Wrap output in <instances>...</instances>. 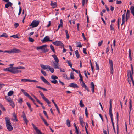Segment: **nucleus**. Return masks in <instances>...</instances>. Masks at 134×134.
<instances>
[{"mask_svg":"<svg viewBox=\"0 0 134 134\" xmlns=\"http://www.w3.org/2000/svg\"><path fill=\"white\" fill-rule=\"evenodd\" d=\"M19 24L18 23H15L14 24V26L15 28H16L18 27L19 26Z\"/></svg>","mask_w":134,"mask_h":134,"instance_id":"13d9d810","label":"nucleus"},{"mask_svg":"<svg viewBox=\"0 0 134 134\" xmlns=\"http://www.w3.org/2000/svg\"><path fill=\"white\" fill-rule=\"evenodd\" d=\"M13 5V4L10 2H8V3L5 5V7L6 8H8L9 6H11Z\"/></svg>","mask_w":134,"mask_h":134,"instance_id":"aec40b11","label":"nucleus"},{"mask_svg":"<svg viewBox=\"0 0 134 134\" xmlns=\"http://www.w3.org/2000/svg\"><path fill=\"white\" fill-rule=\"evenodd\" d=\"M54 68L56 69H59L60 68L58 64H54Z\"/></svg>","mask_w":134,"mask_h":134,"instance_id":"f704fd0d","label":"nucleus"},{"mask_svg":"<svg viewBox=\"0 0 134 134\" xmlns=\"http://www.w3.org/2000/svg\"><path fill=\"white\" fill-rule=\"evenodd\" d=\"M5 120L6 126L7 129L9 131H12L13 129V128L12 126L9 118L6 117L5 118Z\"/></svg>","mask_w":134,"mask_h":134,"instance_id":"f257e3e1","label":"nucleus"},{"mask_svg":"<svg viewBox=\"0 0 134 134\" xmlns=\"http://www.w3.org/2000/svg\"><path fill=\"white\" fill-rule=\"evenodd\" d=\"M40 66L44 70L48 69V68H49V65L46 66L42 64H41L40 65Z\"/></svg>","mask_w":134,"mask_h":134,"instance_id":"6ab92c4d","label":"nucleus"},{"mask_svg":"<svg viewBox=\"0 0 134 134\" xmlns=\"http://www.w3.org/2000/svg\"><path fill=\"white\" fill-rule=\"evenodd\" d=\"M79 120L80 124H82V123H84L83 122V118L82 116H80L79 117Z\"/></svg>","mask_w":134,"mask_h":134,"instance_id":"c756f323","label":"nucleus"},{"mask_svg":"<svg viewBox=\"0 0 134 134\" xmlns=\"http://www.w3.org/2000/svg\"><path fill=\"white\" fill-rule=\"evenodd\" d=\"M44 122V123L46 125V126H48L49 125V124L47 123V122H46V120H44L43 121Z\"/></svg>","mask_w":134,"mask_h":134,"instance_id":"69168bd1","label":"nucleus"},{"mask_svg":"<svg viewBox=\"0 0 134 134\" xmlns=\"http://www.w3.org/2000/svg\"><path fill=\"white\" fill-rule=\"evenodd\" d=\"M70 124L69 120V119H67L66 120V125L68 127H69L70 126Z\"/></svg>","mask_w":134,"mask_h":134,"instance_id":"2f4dec72","label":"nucleus"},{"mask_svg":"<svg viewBox=\"0 0 134 134\" xmlns=\"http://www.w3.org/2000/svg\"><path fill=\"white\" fill-rule=\"evenodd\" d=\"M8 96H5V98L6 100L8 102H10L12 100L11 99V98L10 97H8Z\"/></svg>","mask_w":134,"mask_h":134,"instance_id":"bb28decb","label":"nucleus"},{"mask_svg":"<svg viewBox=\"0 0 134 134\" xmlns=\"http://www.w3.org/2000/svg\"><path fill=\"white\" fill-rule=\"evenodd\" d=\"M110 107L109 109V113L110 117L111 118L112 122H113V114L112 113V100L111 99L109 101Z\"/></svg>","mask_w":134,"mask_h":134,"instance_id":"7ed1b4c3","label":"nucleus"},{"mask_svg":"<svg viewBox=\"0 0 134 134\" xmlns=\"http://www.w3.org/2000/svg\"><path fill=\"white\" fill-rule=\"evenodd\" d=\"M2 52H3L4 53H7L9 54H11L12 53H19L20 52V51L18 49H17L16 48H14L13 49H11L10 50H5L3 51L2 50H1Z\"/></svg>","mask_w":134,"mask_h":134,"instance_id":"f03ea898","label":"nucleus"},{"mask_svg":"<svg viewBox=\"0 0 134 134\" xmlns=\"http://www.w3.org/2000/svg\"><path fill=\"white\" fill-rule=\"evenodd\" d=\"M125 13L122 15V23L121 25H122L124 23V21L125 22Z\"/></svg>","mask_w":134,"mask_h":134,"instance_id":"b1692460","label":"nucleus"},{"mask_svg":"<svg viewBox=\"0 0 134 134\" xmlns=\"http://www.w3.org/2000/svg\"><path fill=\"white\" fill-rule=\"evenodd\" d=\"M131 51L130 49H129V55L130 59V61H132V58L131 55Z\"/></svg>","mask_w":134,"mask_h":134,"instance_id":"5701e85b","label":"nucleus"},{"mask_svg":"<svg viewBox=\"0 0 134 134\" xmlns=\"http://www.w3.org/2000/svg\"><path fill=\"white\" fill-rule=\"evenodd\" d=\"M13 92L12 91H10L8 93V96H10L13 94Z\"/></svg>","mask_w":134,"mask_h":134,"instance_id":"a19ab883","label":"nucleus"},{"mask_svg":"<svg viewBox=\"0 0 134 134\" xmlns=\"http://www.w3.org/2000/svg\"><path fill=\"white\" fill-rule=\"evenodd\" d=\"M10 37H13L14 38H19V37L17 35H14L11 36Z\"/></svg>","mask_w":134,"mask_h":134,"instance_id":"09e8293b","label":"nucleus"},{"mask_svg":"<svg viewBox=\"0 0 134 134\" xmlns=\"http://www.w3.org/2000/svg\"><path fill=\"white\" fill-rule=\"evenodd\" d=\"M90 65H91V68L92 71V72L93 73H94V70H93L94 68H93V66L92 65L91 61H90Z\"/></svg>","mask_w":134,"mask_h":134,"instance_id":"de8ad7c7","label":"nucleus"},{"mask_svg":"<svg viewBox=\"0 0 134 134\" xmlns=\"http://www.w3.org/2000/svg\"><path fill=\"white\" fill-rule=\"evenodd\" d=\"M131 69L132 71V72H131L130 71H129L130 73V76L132 83L134 86V81L133 80V78L132 75V74H133V67L132 64H131Z\"/></svg>","mask_w":134,"mask_h":134,"instance_id":"423d86ee","label":"nucleus"},{"mask_svg":"<svg viewBox=\"0 0 134 134\" xmlns=\"http://www.w3.org/2000/svg\"><path fill=\"white\" fill-rule=\"evenodd\" d=\"M91 88H92V93L94 92V86L93 82H91Z\"/></svg>","mask_w":134,"mask_h":134,"instance_id":"4be33fe9","label":"nucleus"},{"mask_svg":"<svg viewBox=\"0 0 134 134\" xmlns=\"http://www.w3.org/2000/svg\"><path fill=\"white\" fill-rule=\"evenodd\" d=\"M28 39H29V41L30 42H34V40L32 38H31V37H29L28 38Z\"/></svg>","mask_w":134,"mask_h":134,"instance_id":"603ef678","label":"nucleus"},{"mask_svg":"<svg viewBox=\"0 0 134 134\" xmlns=\"http://www.w3.org/2000/svg\"><path fill=\"white\" fill-rule=\"evenodd\" d=\"M50 48L51 49L52 51L54 53H55V49L54 48L53 46L52 45H51L50 46Z\"/></svg>","mask_w":134,"mask_h":134,"instance_id":"c85d7f7f","label":"nucleus"},{"mask_svg":"<svg viewBox=\"0 0 134 134\" xmlns=\"http://www.w3.org/2000/svg\"><path fill=\"white\" fill-rule=\"evenodd\" d=\"M35 130L36 131V132L38 134H42L41 131L40 130L38 129L37 128V129H36Z\"/></svg>","mask_w":134,"mask_h":134,"instance_id":"49530a36","label":"nucleus"},{"mask_svg":"<svg viewBox=\"0 0 134 134\" xmlns=\"http://www.w3.org/2000/svg\"><path fill=\"white\" fill-rule=\"evenodd\" d=\"M13 68L14 69H21V66L13 67Z\"/></svg>","mask_w":134,"mask_h":134,"instance_id":"052dcab7","label":"nucleus"},{"mask_svg":"<svg viewBox=\"0 0 134 134\" xmlns=\"http://www.w3.org/2000/svg\"><path fill=\"white\" fill-rule=\"evenodd\" d=\"M44 100L47 103L49 106H50L49 104H50L51 103L48 99L46 98Z\"/></svg>","mask_w":134,"mask_h":134,"instance_id":"cd10ccee","label":"nucleus"},{"mask_svg":"<svg viewBox=\"0 0 134 134\" xmlns=\"http://www.w3.org/2000/svg\"><path fill=\"white\" fill-rule=\"evenodd\" d=\"M49 51V49H47V48H44L43 50V53H45L46 52H47Z\"/></svg>","mask_w":134,"mask_h":134,"instance_id":"6e6d98bb","label":"nucleus"},{"mask_svg":"<svg viewBox=\"0 0 134 134\" xmlns=\"http://www.w3.org/2000/svg\"><path fill=\"white\" fill-rule=\"evenodd\" d=\"M50 71L52 73H53L54 72V69L53 68H51L49 66V68H48Z\"/></svg>","mask_w":134,"mask_h":134,"instance_id":"58836bf2","label":"nucleus"},{"mask_svg":"<svg viewBox=\"0 0 134 134\" xmlns=\"http://www.w3.org/2000/svg\"><path fill=\"white\" fill-rule=\"evenodd\" d=\"M75 53L76 57L77 58H79L80 57V55L79 54L78 51L77 50H76L75 51Z\"/></svg>","mask_w":134,"mask_h":134,"instance_id":"a878e982","label":"nucleus"},{"mask_svg":"<svg viewBox=\"0 0 134 134\" xmlns=\"http://www.w3.org/2000/svg\"><path fill=\"white\" fill-rule=\"evenodd\" d=\"M130 12V11L129 10H127V13H126V15L130 16H129Z\"/></svg>","mask_w":134,"mask_h":134,"instance_id":"338daca9","label":"nucleus"},{"mask_svg":"<svg viewBox=\"0 0 134 134\" xmlns=\"http://www.w3.org/2000/svg\"><path fill=\"white\" fill-rule=\"evenodd\" d=\"M9 102L10 104V105L12 106L13 108H14L15 107V105L13 102L12 100Z\"/></svg>","mask_w":134,"mask_h":134,"instance_id":"393cba45","label":"nucleus"},{"mask_svg":"<svg viewBox=\"0 0 134 134\" xmlns=\"http://www.w3.org/2000/svg\"><path fill=\"white\" fill-rule=\"evenodd\" d=\"M41 73L43 74L44 76H47V74H46V72L45 71H43L41 70Z\"/></svg>","mask_w":134,"mask_h":134,"instance_id":"864d4df0","label":"nucleus"},{"mask_svg":"<svg viewBox=\"0 0 134 134\" xmlns=\"http://www.w3.org/2000/svg\"><path fill=\"white\" fill-rule=\"evenodd\" d=\"M109 64L110 70V72L111 73L113 74L114 71L113 70V63L112 61L110 59L109 60Z\"/></svg>","mask_w":134,"mask_h":134,"instance_id":"39448f33","label":"nucleus"},{"mask_svg":"<svg viewBox=\"0 0 134 134\" xmlns=\"http://www.w3.org/2000/svg\"><path fill=\"white\" fill-rule=\"evenodd\" d=\"M69 86L73 88H77L79 87L76 84L74 83H71L69 85Z\"/></svg>","mask_w":134,"mask_h":134,"instance_id":"2eb2a0df","label":"nucleus"},{"mask_svg":"<svg viewBox=\"0 0 134 134\" xmlns=\"http://www.w3.org/2000/svg\"><path fill=\"white\" fill-rule=\"evenodd\" d=\"M80 106L81 107H83L84 106V104L83 103V102L82 100H81L80 103Z\"/></svg>","mask_w":134,"mask_h":134,"instance_id":"79ce46f5","label":"nucleus"},{"mask_svg":"<svg viewBox=\"0 0 134 134\" xmlns=\"http://www.w3.org/2000/svg\"><path fill=\"white\" fill-rule=\"evenodd\" d=\"M95 64H96V69L97 70H99V65L96 62Z\"/></svg>","mask_w":134,"mask_h":134,"instance_id":"4d7b16f0","label":"nucleus"},{"mask_svg":"<svg viewBox=\"0 0 134 134\" xmlns=\"http://www.w3.org/2000/svg\"><path fill=\"white\" fill-rule=\"evenodd\" d=\"M85 113L86 114V117L87 118L88 117V113L87 112V107H85Z\"/></svg>","mask_w":134,"mask_h":134,"instance_id":"e433bc0d","label":"nucleus"},{"mask_svg":"<svg viewBox=\"0 0 134 134\" xmlns=\"http://www.w3.org/2000/svg\"><path fill=\"white\" fill-rule=\"evenodd\" d=\"M51 78L53 80H56L58 79V77L55 75H53L51 76Z\"/></svg>","mask_w":134,"mask_h":134,"instance_id":"72a5a7b5","label":"nucleus"},{"mask_svg":"<svg viewBox=\"0 0 134 134\" xmlns=\"http://www.w3.org/2000/svg\"><path fill=\"white\" fill-rule=\"evenodd\" d=\"M103 42V40H102L100 42L98 43V45L99 46H100L102 44Z\"/></svg>","mask_w":134,"mask_h":134,"instance_id":"bf43d9fd","label":"nucleus"},{"mask_svg":"<svg viewBox=\"0 0 134 134\" xmlns=\"http://www.w3.org/2000/svg\"><path fill=\"white\" fill-rule=\"evenodd\" d=\"M113 26L114 25L112 24H111L110 25V27L111 30L114 31V28L113 27Z\"/></svg>","mask_w":134,"mask_h":134,"instance_id":"a18cd8bd","label":"nucleus"},{"mask_svg":"<svg viewBox=\"0 0 134 134\" xmlns=\"http://www.w3.org/2000/svg\"><path fill=\"white\" fill-rule=\"evenodd\" d=\"M131 13L133 14V16L134 15V9H131Z\"/></svg>","mask_w":134,"mask_h":134,"instance_id":"774afa93","label":"nucleus"},{"mask_svg":"<svg viewBox=\"0 0 134 134\" xmlns=\"http://www.w3.org/2000/svg\"><path fill=\"white\" fill-rule=\"evenodd\" d=\"M47 46V45H43L37 47L36 49L37 50L39 49H41L42 50V52H43V50L44 49V48L46 47Z\"/></svg>","mask_w":134,"mask_h":134,"instance_id":"ddd939ff","label":"nucleus"},{"mask_svg":"<svg viewBox=\"0 0 134 134\" xmlns=\"http://www.w3.org/2000/svg\"><path fill=\"white\" fill-rule=\"evenodd\" d=\"M13 116L14 117V119H15L16 121H17L18 120L17 119V116L15 112L13 113Z\"/></svg>","mask_w":134,"mask_h":134,"instance_id":"8fccbe9b","label":"nucleus"},{"mask_svg":"<svg viewBox=\"0 0 134 134\" xmlns=\"http://www.w3.org/2000/svg\"><path fill=\"white\" fill-rule=\"evenodd\" d=\"M118 117H119V114L118 112H117L116 113V119L117 121V123L118 124V122L119 120H118Z\"/></svg>","mask_w":134,"mask_h":134,"instance_id":"680f3d73","label":"nucleus"},{"mask_svg":"<svg viewBox=\"0 0 134 134\" xmlns=\"http://www.w3.org/2000/svg\"><path fill=\"white\" fill-rule=\"evenodd\" d=\"M1 37H8V36L7 34L5 33H3L1 35Z\"/></svg>","mask_w":134,"mask_h":134,"instance_id":"7c9ffc66","label":"nucleus"},{"mask_svg":"<svg viewBox=\"0 0 134 134\" xmlns=\"http://www.w3.org/2000/svg\"><path fill=\"white\" fill-rule=\"evenodd\" d=\"M21 91L25 96L28 97L31 100H33V99L32 98V97L27 92H25V90L23 89H21Z\"/></svg>","mask_w":134,"mask_h":134,"instance_id":"6e6552de","label":"nucleus"},{"mask_svg":"<svg viewBox=\"0 0 134 134\" xmlns=\"http://www.w3.org/2000/svg\"><path fill=\"white\" fill-rule=\"evenodd\" d=\"M32 125L34 129L35 130L37 129V128L35 125L34 124L32 123Z\"/></svg>","mask_w":134,"mask_h":134,"instance_id":"0e129e2a","label":"nucleus"},{"mask_svg":"<svg viewBox=\"0 0 134 134\" xmlns=\"http://www.w3.org/2000/svg\"><path fill=\"white\" fill-rule=\"evenodd\" d=\"M66 62L68 64L69 66L71 68L72 67V64H71L70 61L69 60H66Z\"/></svg>","mask_w":134,"mask_h":134,"instance_id":"c03bdc74","label":"nucleus"},{"mask_svg":"<svg viewBox=\"0 0 134 134\" xmlns=\"http://www.w3.org/2000/svg\"><path fill=\"white\" fill-rule=\"evenodd\" d=\"M12 73L15 74H18L19 73H21V71L20 70H18V69H13V67H12Z\"/></svg>","mask_w":134,"mask_h":134,"instance_id":"f8f14e48","label":"nucleus"},{"mask_svg":"<svg viewBox=\"0 0 134 134\" xmlns=\"http://www.w3.org/2000/svg\"><path fill=\"white\" fill-rule=\"evenodd\" d=\"M81 86L82 87L84 88L87 91H89V90L88 87L86 85L84 82H83V83L81 84Z\"/></svg>","mask_w":134,"mask_h":134,"instance_id":"a211bd4d","label":"nucleus"},{"mask_svg":"<svg viewBox=\"0 0 134 134\" xmlns=\"http://www.w3.org/2000/svg\"><path fill=\"white\" fill-rule=\"evenodd\" d=\"M49 39V37L48 36H46L42 40V42L44 43L48 41Z\"/></svg>","mask_w":134,"mask_h":134,"instance_id":"4468645a","label":"nucleus"},{"mask_svg":"<svg viewBox=\"0 0 134 134\" xmlns=\"http://www.w3.org/2000/svg\"><path fill=\"white\" fill-rule=\"evenodd\" d=\"M51 82L53 84H56L57 83L58 81L56 80H53L51 81Z\"/></svg>","mask_w":134,"mask_h":134,"instance_id":"37998d69","label":"nucleus"},{"mask_svg":"<svg viewBox=\"0 0 134 134\" xmlns=\"http://www.w3.org/2000/svg\"><path fill=\"white\" fill-rule=\"evenodd\" d=\"M40 21L39 20H34L30 25V26H32V28L37 27L39 24Z\"/></svg>","mask_w":134,"mask_h":134,"instance_id":"20e7f679","label":"nucleus"},{"mask_svg":"<svg viewBox=\"0 0 134 134\" xmlns=\"http://www.w3.org/2000/svg\"><path fill=\"white\" fill-rule=\"evenodd\" d=\"M52 43L56 46H61L64 47V44L62 42L59 41H57L55 42H54Z\"/></svg>","mask_w":134,"mask_h":134,"instance_id":"0eeeda50","label":"nucleus"},{"mask_svg":"<svg viewBox=\"0 0 134 134\" xmlns=\"http://www.w3.org/2000/svg\"><path fill=\"white\" fill-rule=\"evenodd\" d=\"M21 81L22 82H29L30 81V79H21Z\"/></svg>","mask_w":134,"mask_h":134,"instance_id":"ea45409f","label":"nucleus"},{"mask_svg":"<svg viewBox=\"0 0 134 134\" xmlns=\"http://www.w3.org/2000/svg\"><path fill=\"white\" fill-rule=\"evenodd\" d=\"M70 77L71 79H74V73L73 72H71L70 74Z\"/></svg>","mask_w":134,"mask_h":134,"instance_id":"473e14b6","label":"nucleus"},{"mask_svg":"<svg viewBox=\"0 0 134 134\" xmlns=\"http://www.w3.org/2000/svg\"><path fill=\"white\" fill-rule=\"evenodd\" d=\"M129 119L130 120V113L132 110V101L131 99H130V101L129 102Z\"/></svg>","mask_w":134,"mask_h":134,"instance_id":"1a4fd4ad","label":"nucleus"},{"mask_svg":"<svg viewBox=\"0 0 134 134\" xmlns=\"http://www.w3.org/2000/svg\"><path fill=\"white\" fill-rule=\"evenodd\" d=\"M18 103H20L21 104L23 102V100L22 98H19L18 100Z\"/></svg>","mask_w":134,"mask_h":134,"instance_id":"3c124183","label":"nucleus"},{"mask_svg":"<svg viewBox=\"0 0 134 134\" xmlns=\"http://www.w3.org/2000/svg\"><path fill=\"white\" fill-rule=\"evenodd\" d=\"M86 48H83V52L85 54H87V52H86Z\"/></svg>","mask_w":134,"mask_h":134,"instance_id":"e2e57ef3","label":"nucleus"},{"mask_svg":"<svg viewBox=\"0 0 134 134\" xmlns=\"http://www.w3.org/2000/svg\"><path fill=\"white\" fill-rule=\"evenodd\" d=\"M77 47H82L81 45V42H78L76 43Z\"/></svg>","mask_w":134,"mask_h":134,"instance_id":"c9c22d12","label":"nucleus"},{"mask_svg":"<svg viewBox=\"0 0 134 134\" xmlns=\"http://www.w3.org/2000/svg\"><path fill=\"white\" fill-rule=\"evenodd\" d=\"M24 121L25 122V123L27 125L28 121L27 120L24 111L22 112V116Z\"/></svg>","mask_w":134,"mask_h":134,"instance_id":"9d476101","label":"nucleus"},{"mask_svg":"<svg viewBox=\"0 0 134 134\" xmlns=\"http://www.w3.org/2000/svg\"><path fill=\"white\" fill-rule=\"evenodd\" d=\"M51 5L53 7V8H55L57 6V2H54L53 3V2L52 1L51 2Z\"/></svg>","mask_w":134,"mask_h":134,"instance_id":"dca6fc26","label":"nucleus"},{"mask_svg":"<svg viewBox=\"0 0 134 134\" xmlns=\"http://www.w3.org/2000/svg\"><path fill=\"white\" fill-rule=\"evenodd\" d=\"M12 67H9L4 69L3 70L4 71H9L12 73Z\"/></svg>","mask_w":134,"mask_h":134,"instance_id":"f3484780","label":"nucleus"},{"mask_svg":"<svg viewBox=\"0 0 134 134\" xmlns=\"http://www.w3.org/2000/svg\"><path fill=\"white\" fill-rule=\"evenodd\" d=\"M41 79L42 80V81L45 83H46L49 85H51V84L43 76H41L40 77Z\"/></svg>","mask_w":134,"mask_h":134,"instance_id":"9b49d317","label":"nucleus"},{"mask_svg":"<svg viewBox=\"0 0 134 134\" xmlns=\"http://www.w3.org/2000/svg\"><path fill=\"white\" fill-rule=\"evenodd\" d=\"M29 82L38 83V81H37L30 79Z\"/></svg>","mask_w":134,"mask_h":134,"instance_id":"5fc2aeb1","label":"nucleus"},{"mask_svg":"<svg viewBox=\"0 0 134 134\" xmlns=\"http://www.w3.org/2000/svg\"><path fill=\"white\" fill-rule=\"evenodd\" d=\"M65 31L66 35V38L67 39H68L69 38V36L68 32L67 30H66Z\"/></svg>","mask_w":134,"mask_h":134,"instance_id":"4c0bfd02","label":"nucleus"},{"mask_svg":"<svg viewBox=\"0 0 134 134\" xmlns=\"http://www.w3.org/2000/svg\"><path fill=\"white\" fill-rule=\"evenodd\" d=\"M52 56L54 58L55 61L57 63L59 62V60L57 56L55 55H52Z\"/></svg>","mask_w":134,"mask_h":134,"instance_id":"412c9836","label":"nucleus"}]
</instances>
